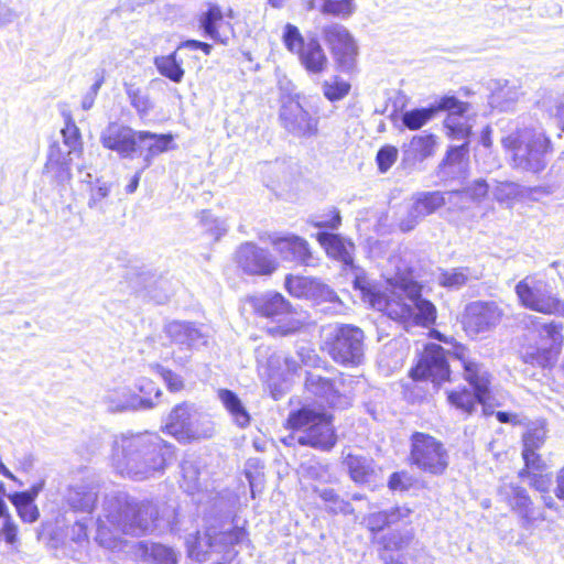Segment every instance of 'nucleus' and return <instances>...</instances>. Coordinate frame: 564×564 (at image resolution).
<instances>
[{
  "label": "nucleus",
  "instance_id": "obj_1",
  "mask_svg": "<svg viewBox=\"0 0 564 564\" xmlns=\"http://www.w3.org/2000/svg\"><path fill=\"white\" fill-rule=\"evenodd\" d=\"M159 510L151 501H137L126 492H111L104 499L97 519L96 541L106 549H117L121 534L142 535L158 528Z\"/></svg>",
  "mask_w": 564,
  "mask_h": 564
},
{
  "label": "nucleus",
  "instance_id": "obj_2",
  "mask_svg": "<svg viewBox=\"0 0 564 564\" xmlns=\"http://www.w3.org/2000/svg\"><path fill=\"white\" fill-rule=\"evenodd\" d=\"M173 457V447L152 433L122 434L112 448L116 469L134 480H143L165 468Z\"/></svg>",
  "mask_w": 564,
  "mask_h": 564
},
{
  "label": "nucleus",
  "instance_id": "obj_3",
  "mask_svg": "<svg viewBox=\"0 0 564 564\" xmlns=\"http://www.w3.org/2000/svg\"><path fill=\"white\" fill-rule=\"evenodd\" d=\"M355 284L361 290L365 303L384 313L393 321L423 327H430L435 323L436 307L432 302L422 297V288L416 282H404L399 288L404 293L406 300L394 291L388 294L365 286L359 280H356Z\"/></svg>",
  "mask_w": 564,
  "mask_h": 564
},
{
  "label": "nucleus",
  "instance_id": "obj_4",
  "mask_svg": "<svg viewBox=\"0 0 564 564\" xmlns=\"http://www.w3.org/2000/svg\"><path fill=\"white\" fill-rule=\"evenodd\" d=\"M455 356L464 369V378L474 388L475 392L467 388L451 390L447 392L448 403L469 416L474 413L476 404H482L485 415H488L487 401L489 397L490 375L484 365L471 359L466 348L457 347Z\"/></svg>",
  "mask_w": 564,
  "mask_h": 564
},
{
  "label": "nucleus",
  "instance_id": "obj_5",
  "mask_svg": "<svg viewBox=\"0 0 564 564\" xmlns=\"http://www.w3.org/2000/svg\"><path fill=\"white\" fill-rule=\"evenodd\" d=\"M502 144L511 153L514 169L531 173H539L545 169L550 140L542 131L517 130L503 138Z\"/></svg>",
  "mask_w": 564,
  "mask_h": 564
},
{
  "label": "nucleus",
  "instance_id": "obj_6",
  "mask_svg": "<svg viewBox=\"0 0 564 564\" xmlns=\"http://www.w3.org/2000/svg\"><path fill=\"white\" fill-rule=\"evenodd\" d=\"M288 424L300 431L297 443L321 451L332 449L337 436L330 416L310 406H303L289 415Z\"/></svg>",
  "mask_w": 564,
  "mask_h": 564
},
{
  "label": "nucleus",
  "instance_id": "obj_7",
  "mask_svg": "<svg viewBox=\"0 0 564 564\" xmlns=\"http://www.w3.org/2000/svg\"><path fill=\"white\" fill-rule=\"evenodd\" d=\"M523 323L527 327L533 326L538 332V344L522 352L523 361L542 368L552 367L563 348V324L554 321L541 323L539 317L532 315L525 316Z\"/></svg>",
  "mask_w": 564,
  "mask_h": 564
},
{
  "label": "nucleus",
  "instance_id": "obj_8",
  "mask_svg": "<svg viewBox=\"0 0 564 564\" xmlns=\"http://www.w3.org/2000/svg\"><path fill=\"white\" fill-rule=\"evenodd\" d=\"M364 339V332L357 326H329L324 330L323 348L335 362L357 367L362 364L365 357Z\"/></svg>",
  "mask_w": 564,
  "mask_h": 564
},
{
  "label": "nucleus",
  "instance_id": "obj_9",
  "mask_svg": "<svg viewBox=\"0 0 564 564\" xmlns=\"http://www.w3.org/2000/svg\"><path fill=\"white\" fill-rule=\"evenodd\" d=\"M165 431L177 441L186 443L212 437L214 424L194 404L183 402L171 411Z\"/></svg>",
  "mask_w": 564,
  "mask_h": 564
},
{
  "label": "nucleus",
  "instance_id": "obj_10",
  "mask_svg": "<svg viewBox=\"0 0 564 564\" xmlns=\"http://www.w3.org/2000/svg\"><path fill=\"white\" fill-rule=\"evenodd\" d=\"M247 532L243 528L235 527L226 531L208 529L204 535L189 536L186 541L188 556L197 562H205L209 553L224 554L225 558L232 557L235 545L246 542Z\"/></svg>",
  "mask_w": 564,
  "mask_h": 564
},
{
  "label": "nucleus",
  "instance_id": "obj_11",
  "mask_svg": "<svg viewBox=\"0 0 564 564\" xmlns=\"http://www.w3.org/2000/svg\"><path fill=\"white\" fill-rule=\"evenodd\" d=\"M282 43L286 51L295 55L310 75H321L328 68V57L316 37L306 40L300 29L291 23L283 28Z\"/></svg>",
  "mask_w": 564,
  "mask_h": 564
},
{
  "label": "nucleus",
  "instance_id": "obj_12",
  "mask_svg": "<svg viewBox=\"0 0 564 564\" xmlns=\"http://www.w3.org/2000/svg\"><path fill=\"white\" fill-rule=\"evenodd\" d=\"M516 294L521 305L528 310L564 317V301L545 280L525 276L516 285Z\"/></svg>",
  "mask_w": 564,
  "mask_h": 564
},
{
  "label": "nucleus",
  "instance_id": "obj_13",
  "mask_svg": "<svg viewBox=\"0 0 564 564\" xmlns=\"http://www.w3.org/2000/svg\"><path fill=\"white\" fill-rule=\"evenodd\" d=\"M323 37L336 70L346 74L356 72L359 46L351 32L341 24H330L323 29Z\"/></svg>",
  "mask_w": 564,
  "mask_h": 564
},
{
  "label": "nucleus",
  "instance_id": "obj_14",
  "mask_svg": "<svg viewBox=\"0 0 564 564\" xmlns=\"http://www.w3.org/2000/svg\"><path fill=\"white\" fill-rule=\"evenodd\" d=\"M356 383L358 382L351 376L340 375L330 380L314 372L307 373L305 380L307 391L338 409H345L351 404Z\"/></svg>",
  "mask_w": 564,
  "mask_h": 564
},
{
  "label": "nucleus",
  "instance_id": "obj_15",
  "mask_svg": "<svg viewBox=\"0 0 564 564\" xmlns=\"http://www.w3.org/2000/svg\"><path fill=\"white\" fill-rule=\"evenodd\" d=\"M410 459L419 469L441 475L448 466V455L444 445L435 437L416 432L411 437Z\"/></svg>",
  "mask_w": 564,
  "mask_h": 564
},
{
  "label": "nucleus",
  "instance_id": "obj_16",
  "mask_svg": "<svg viewBox=\"0 0 564 564\" xmlns=\"http://www.w3.org/2000/svg\"><path fill=\"white\" fill-rule=\"evenodd\" d=\"M234 11L216 2H208L198 15L197 23L203 33L214 42L227 45L235 36Z\"/></svg>",
  "mask_w": 564,
  "mask_h": 564
},
{
  "label": "nucleus",
  "instance_id": "obj_17",
  "mask_svg": "<svg viewBox=\"0 0 564 564\" xmlns=\"http://www.w3.org/2000/svg\"><path fill=\"white\" fill-rule=\"evenodd\" d=\"M410 375L414 380H431L436 384L446 381L449 378V366L444 348L436 344L427 345Z\"/></svg>",
  "mask_w": 564,
  "mask_h": 564
},
{
  "label": "nucleus",
  "instance_id": "obj_18",
  "mask_svg": "<svg viewBox=\"0 0 564 564\" xmlns=\"http://www.w3.org/2000/svg\"><path fill=\"white\" fill-rule=\"evenodd\" d=\"M237 265L247 274L270 275L278 269V262L269 250L253 242H245L235 253Z\"/></svg>",
  "mask_w": 564,
  "mask_h": 564
},
{
  "label": "nucleus",
  "instance_id": "obj_19",
  "mask_svg": "<svg viewBox=\"0 0 564 564\" xmlns=\"http://www.w3.org/2000/svg\"><path fill=\"white\" fill-rule=\"evenodd\" d=\"M503 311L496 302L476 301L465 308L464 327L470 334H479L495 328L502 318Z\"/></svg>",
  "mask_w": 564,
  "mask_h": 564
},
{
  "label": "nucleus",
  "instance_id": "obj_20",
  "mask_svg": "<svg viewBox=\"0 0 564 564\" xmlns=\"http://www.w3.org/2000/svg\"><path fill=\"white\" fill-rule=\"evenodd\" d=\"M177 149L175 135L172 133H154L148 130H139L135 158H140L143 169L150 167L155 158Z\"/></svg>",
  "mask_w": 564,
  "mask_h": 564
},
{
  "label": "nucleus",
  "instance_id": "obj_21",
  "mask_svg": "<svg viewBox=\"0 0 564 564\" xmlns=\"http://www.w3.org/2000/svg\"><path fill=\"white\" fill-rule=\"evenodd\" d=\"M271 245L283 261L305 267H316L318 259L313 254L308 242L299 236L271 237Z\"/></svg>",
  "mask_w": 564,
  "mask_h": 564
},
{
  "label": "nucleus",
  "instance_id": "obj_22",
  "mask_svg": "<svg viewBox=\"0 0 564 564\" xmlns=\"http://www.w3.org/2000/svg\"><path fill=\"white\" fill-rule=\"evenodd\" d=\"M139 130L111 122L101 132V143L106 149L115 151L122 159H135V144Z\"/></svg>",
  "mask_w": 564,
  "mask_h": 564
},
{
  "label": "nucleus",
  "instance_id": "obj_23",
  "mask_svg": "<svg viewBox=\"0 0 564 564\" xmlns=\"http://www.w3.org/2000/svg\"><path fill=\"white\" fill-rule=\"evenodd\" d=\"M498 495L521 517L523 527H529L534 522L533 501L525 488L516 482L502 480L498 487Z\"/></svg>",
  "mask_w": 564,
  "mask_h": 564
},
{
  "label": "nucleus",
  "instance_id": "obj_24",
  "mask_svg": "<svg viewBox=\"0 0 564 564\" xmlns=\"http://www.w3.org/2000/svg\"><path fill=\"white\" fill-rule=\"evenodd\" d=\"M164 332L181 351L188 352L207 344V335L189 322L173 321L166 324Z\"/></svg>",
  "mask_w": 564,
  "mask_h": 564
},
{
  "label": "nucleus",
  "instance_id": "obj_25",
  "mask_svg": "<svg viewBox=\"0 0 564 564\" xmlns=\"http://www.w3.org/2000/svg\"><path fill=\"white\" fill-rule=\"evenodd\" d=\"M99 486L91 478L79 479L70 484L65 494V501L74 511L91 514L98 499Z\"/></svg>",
  "mask_w": 564,
  "mask_h": 564
},
{
  "label": "nucleus",
  "instance_id": "obj_26",
  "mask_svg": "<svg viewBox=\"0 0 564 564\" xmlns=\"http://www.w3.org/2000/svg\"><path fill=\"white\" fill-rule=\"evenodd\" d=\"M101 400L110 412L145 410L154 406V401L151 398L139 397L128 387L109 389Z\"/></svg>",
  "mask_w": 564,
  "mask_h": 564
},
{
  "label": "nucleus",
  "instance_id": "obj_27",
  "mask_svg": "<svg viewBox=\"0 0 564 564\" xmlns=\"http://www.w3.org/2000/svg\"><path fill=\"white\" fill-rule=\"evenodd\" d=\"M288 292L299 299L324 300L334 302L337 300L335 292L316 279L308 276L288 275L285 278Z\"/></svg>",
  "mask_w": 564,
  "mask_h": 564
},
{
  "label": "nucleus",
  "instance_id": "obj_28",
  "mask_svg": "<svg viewBox=\"0 0 564 564\" xmlns=\"http://www.w3.org/2000/svg\"><path fill=\"white\" fill-rule=\"evenodd\" d=\"M280 121L285 130L296 137H312L317 132L318 118L305 108H282Z\"/></svg>",
  "mask_w": 564,
  "mask_h": 564
},
{
  "label": "nucleus",
  "instance_id": "obj_29",
  "mask_svg": "<svg viewBox=\"0 0 564 564\" xmlns=\"http://www.w3.org/2000/svg\"><path fill=\"white\" fill-rule=\"evenodd\" d=\"M435 148L436 138L433 134L414 135L402 148V163L405 166H415L417 163L433 156Z\"/></svg>",
  "mask_w": 564,
  "mask_h": 564
},
{
  "label": "nucleus",
  "instance_id": "obj_30",
  "mask_svg": "<svg viewBox=\"0 0 564 564\" xmlns=\"http://www.w3.org/2000/svg\"><path fill=\"white\" fill-rule=\"evenodd\" d=\"M317 240L328 257L341 262L345 268H354L352 252L355 245L351 241L329 232H318Z\"/></svg>",
  "mask_w": 564,
  "mask_h": 564
},
{
  "label": "nucleus",
  "instance_id": "obj_31",
  "mask_svg": "<svg viewBox=\"0 0 564 564\" xmlns=\"http://www.w3.org/2000/svg\"><path fill=\"white\" fill-rule=\"evenodd\" d=\"M254 311L264 317L281 322L291 313V305L279 293H267L252 300Z\"/></svg>",
  "mask_w": 564,
  "mask_h": 564
},
{
  "label": "nucleus",
  "instance_id": "obj_32",
  "mask_svg": "<svg viewBox=\"0 0 564 564\" xmlns=\"http://www.w3.org/2000/svg\"><path fill=\"white\" fill-rule=\"evenodd\" d=\"M74 156L68 155V149L65 151L58 142H54L50 145L45 169L58 182H66L70 180L69 165Z\"/></svg>",
  "mask_w": 564,
  "mask_h": 564
},
{
  "label": "nucleus",
  "instance_id": "obj_33",
  "mask_svg": "<svg viewBox=\"0 0 564 564\" xmlns=\"http://www.w3.org/2000/svg\"><path fill=\"white\" fill-rule=\"evenodd\" d=\"M153 64L158 73L169 80L176 84L183 80L185 75V69L183 67L184 59L178 50H175L170 54L155 56Z\"/></svg>",
  "mask_w": 564,
  "mask_h": 564
},
{
  "label": "nucleus",
  "instance_id": "obj_34",
  "mask_svg": "<svg viewBox=\"0 0 564 564\" xmlns=\"http://www.w3.org/2000/svg\"><path fill=\"white\" fill-rule=\"evenodd\" d=\"M489 191V185L482 178L475 180L469 186L448 192V204L464 209L468 202L481 200Z\"/></svg>",
  "mask_w": 564,
  "mask_h": 564
},
{
  "label": "nucleus",
  "instance_id": "obj_35",
  "mask_svg": "<svg viewBox=\"0 0 564 564\" xmlns=\"http://www.w3.org/2000/svg\"><path fill=\"white\" fill-rule=\"evenodd\" d=\"M344 464L355 482H371L376 478L377 470L373 460L368 457L348 454Z\"/></svg>",
  "mask_w": 564,
  "mask_h": 564
},
{
  "label": "nucleus",
  "instance_id": "obj_36",
  "mask_svg": "<svg viewBox=\"0 0 564 564\" xmlns=\"http://www.w3.org/2000/svg\"><path fill=\"white\" fill-rule=\"evenodd\" d=\"M217 394L234 422L240 427L248 426L250 423V415L239 397L228 389H219Z\"/></svg>",
  "mask_w": 564,
  "mask_h": 564
},
{
  "label": "nucleus",
  "instance_id": "obj_37",
  "mask_svg": "<svg viewBox=\"0 0 564 564\" xmlns=\"http://www.w3.org/2000/svg\"><path fill=\"white\" fill-rule=\"evenodd\" d=\"M468 143L449 147L445 158L442 160L440 167L448 170L447 174L463 173L468 167Z\"/></svg>",
  "mask_w": 564,
  "mask_h": 564
},
{
  "label": "nucleus",
  "instance_id": "obj_38",
  "mask_svg": "<svg viewBox=\"0 0 564 564\" xmlns=\"http://www.w3.org/2000/svg\"><path fill=\"white\" fill-rule=\"evenodd\" d=\"M479 276V273L471 271L469 268H455L441 272L437 281L444 288L459 289L471 280H478Z\"/></svg>",
  "mask_w": 564,
  "mask_h": 564
},
{
  "label": "nucleus",
  "instance_id": "obj_39",
  "mask_svg": "<svg viewBox=\"0 0 564 564\" xmlns=\"http://www.w3.org/2000/svg\"><path fill=\"white\" fill-rule=\"evenodd\" d=\"M448 204V192H431L417 196L413 203L414 213L421 215L423 218L433 214L440 207Z\"/></svg>",
  "mask_w": 564,
  "mask_h": 564
},
{
  "label": "nucleus",
  "instance_id": "obj_40",
  "mask_svg": "<svg viewBox=\"0 0 564 564\" xmlns=\"http://www.w3.org/2000/svg\"><path fill=\"white\" fill-rule=\"evenodd\" d=\"M143 547V556L147 562L152 564H177L178 555L177 553L170 546L160 544V543H151L142 544Z\"/></svg>",
  "mask_w": 564,
  "mask_h": 564
},
{
  "label": "nucleus",
  "instance_id": "obj_41",
  "mask_svg": "<svg viewBox=\"0 0 564 564\" xmlns=\"http://www.w3.org/2000/svg\"><path fill=\"white\" fill-rule=\"evenodd\" d=\"M491 193L494 198L502 205L507 207H512L516 200H518L522 194V186L516 182L502 181L495 182V185L491 188Z\"/></svg>",
  "mask_w": 564,
  "mask_h": 564
},
{
  "label": "nucleus",
  "instance_id": "obj_42",
  "mask_svg": "<svg viewBox=\"0 0 564 564\" xmlns=\"http://www.w3.org/2000/svg\"><path fill=\"white\" fill-rule=\"evenodd\" d=\"M63 117L65 119V127L61 130V133L64 147L68 149V155H76L77 158L83 152L79 129L72 120L69 113L63 112Z\"/></svg>",
  "mask_w": 564,
  "mask_h": 564
},
{
  "label": "nucleus",
  "instance_id": "obj_43",
  "mask_svg": "<svg viewBox=\"0 0 564 564\" xmlns=\"http://www.w3.org/2000/svg\"><path fill=\"white\" fill-rule=\"evenodd\" d=\"M414 538L412 529L391 531L378 539V543L384 551H401L406 549Z\"/></svg>",
  "mask_w": 564,
  "mask_h": 564
},
{
  "label": "nucleus",
  "instance_id": "obj_44",
  "mask_svg": "<svg viewBox=\"0 0 564 564\" xmlns=\"http://www.w3.org/2000/svg\"><path fill=\"white\" fill-rule=\"evenodd\" d=\"M357 10L355 0H322L319 12L323 15L340 19L350 18Z\"/></svg>",
  "mask_w": 564,
  "mask_h": 564
},
{
  "label": "nucleus",
  "instance_id": "obj_45",
  "mask_svg": "<svg viewBox=\"0 0 564 564\" xmlns=\"http://www.w3.org/2000/svg\"><path fill=\"white\" fill-rule=\"evenodd\" d=\"M10 501L17 508L18 514L22 521L33 523L37 520L40 512L34 501H30V498L25 495H11Z\"/></svg>",
  "mask_w": 564,
  "mask_h": 564
},
{
  "label": "nucleus",
  "instance_id": "obj_46",
  "mask_svg": "<svg viewBox=\"0 0 564 564\" xmlns=\"http://www.w3.org/2000/svg\"><path fill=\"white\" fill-rule=\"evenodd\" d=\"M322 88L325 98L330 102H336L349 94L350 84L335 76L332 80H325Z\"/></svg>",
  "mask_w": 564,
  "mask_h": 564
},
{
  "label": "nucleus",
  "instance_id": "obj_47",
  "mask_svg": "<svg viewBox=\"0 0 564 564\" xmlns=\"http://www.w3.org/2000/svg\"><path fill=\"white\" fill-rule=\"evenodd\" d=\"M199 223L203 229L209 234L214 240H218L227 232V225L224 220L214 217L209 212L203 210L199 215Z\"/></svg>",
  "mask_w": 564,
  "mask_h": 564
},
{
  "label": "nucleus",
  "instance_id": "obj_48",
  "mask_svg": "<svg viewBox=\"0 0 564 564\" xmlns=\"http://www.w3.org/2000/svg\"><path fill=\"white\" fill-rule=\"evenodd\" d=\"M436 109L437 108H413L403 113V123L411 130L420 129L432 118Z\"/></svg>",
  "mask_w": 564,
  "mask_h": 564
},
{
  "label": "nucleus",
  "instance_id": "obj_49",
  "mask_svg": "<svg viewBox=\"0 0 564 564\" xmlns=\"http://www.w3.org/2000/svg\"><path fill=\"white\" fill-rule=\"evenodd\" d=\"M319 497L328 503L327 508L333 513L350 514L354 511L352 506L339 498L334 489H323L319 492Z\"/></svg>",
  "mask_w": 564,
  "mask_h": 564
},
{
  "label": "nucleus",
  "instance_id": "obj_50",
  "mask_svg": "<svg viewBox=\"0 0 564 564\" xmlns=\"http://www.w3.org/2000/svg\"><path fill=\"white\" fill-rule=\"evenodd\" d=\"M546 438V431L543 424H534L522 437L523 451L536 452L542 447Z\"/></svg>",
  "mask_w": 564,
  "mask_h": 564
},
{
  "label": "nucleus",
  "instance_id": "obj_51",
  "mask_svg": "<svg viewBox=\"0 0 564 564\" xmlns=\"http://www.w3.org/2000/svg\"><path fill=\"white\" fill-rule=\"evenodd\" d=\"M183 484L182 487L193 494L199 487V470L195 463L191 459H184L181 464Z\"/></svg>",
  "mask_w": 564,
  "mask_h": 564
},
{
  "label": "nucleus",
  "instance_id": "obj_52",
  "mask_svg": "<svg viewBox=\"0 0 564 564\" xmlns=\"http://www.w3.org/2000/svg\"><path fill=\"white\" fill-rule=\"evenodd\" d=\"M522 457L524 460V468H522L518 476L522 479L531 473L543 471L546 469L545 462L534 451H522Z\"/></svg>",
  "mask_w": 564,
  "mask_h": 564
},
{
  "label": "nucleus",
  "instance_id": "obj_53",
  "mask_svg": "<svg viewBox=\"0 0 564 564\" xmlns=\"http://www.w3.org/2000/svg\"><path fill=\"white\" fill-rule=\"evenodd\" d=\"M398 153L393 145H384L378 151L376 161L381 173H386L395 163Z\"/></svg>",
  "mask_w": 564,
  "mask_h": 564
},
{
  "label": "nucleus",
  "instance_id": "obj_54",
  "mask_svg": "<svg viewBox=\"0 0 564 564\" xmlns=\"http://www.w3.org/2000/svg\"><path fill=\"white\" fill-rule=\"evenodd\" d=\"M108 195H109V186H107L106 184L93 188L90 198L88 200V207L104 213L105 212L104 200L107 198Z\"/></svg>",
  "mask_w": 564,
  "mask_h": 564
},
{
  "label": "nucleus",
  "instance_id": "obj_55",
  "mask_svg": "<svg viewBox=\"0 0 564 564\" xmlns=\"http://www.w3.org/2000/svg\"><path fill=\"white\" fill-rule=\"evenodd\" d=\"M454 109L455 111L451 112L446 119V126L452 130L462 133L463 135H468L470 133L471 127L469 124H463L458 121L467 108L458 107Z\"/></svg>",
  "mask_w": 564,
  "mask_h": 564
},
{
  "label": "nucleus",
  "instance_id": "obj_56",
  "mask_svg": "<svg viewBox=\"0 0 564 564\" xmlns=\"http://www.w3.org/2000/svg\"><path fill=\"white\" fill-rule=\"evenodd\" d=\"M529 485L539 492L547 494L552 484L551 476L549 474H542V471L531 473L527 475Z\"/></svg>",
  "mask_w": 564,
  "mask_h": 564
},
{
  "label": "nucleus",
  "instance_id": "obj_57",
  "mask_svg": "<svg viewBox=\"0 0 564 564\" xmlns=\"http://www.w3.org/2000/svg\"><path fill=\"white\" fill-rule=\"evenodd\" d=\"M364 523L371 532H380L384 528L389 527L384 511H377L369 513L364 518Z\"/></svg>",
  "mask_w": 564,
  "mask_h": 564
},
{
  "label": "nucleus",
  "instance_id": "obj_58",
  "mask_svg": "<svg viewBox=\"0 0 564 564\" xmlns=\"http://www.w3.org/2000/svg\"><path fill=\"white\" fill-rule=\"evenodd\" d=\"M135 387L138 391L142 394L141 397L151 398L154 401V405L158 403V400L161 397L162 392L152 380L148 378H141L138 380Z\"/></svg>",
  "mask_w": 564,
  "mask_h": 564
},
{
  "label": "nucleus",
  "instance_id": "obj_59",
  "mask_svg": "<svg viewBox=\"0 0 564 564\" xmlns=\"http://www.w3.org/2000/svg\"><path fill=\"white\" fill-rule=\"evenodd\" d=\"M159 373L166 383L170 391L177 392L184 388V381L182 377L170 369L159 367Z\"/></svg>",
  "mask_w": 564,
  "mask_h": 564
},
{
  "label": "nucleus",
  "instance_id": "obj_60",
  "mask_svg": "<svg viewBox=\"0 0 564 564\" xmlns=\"http://www.w3.org/2000/svg\"><path fill=\"white\" fill-rule=\"evenodd\" d=\"M90 518L84 517L80 520H76L73 527L70 528L69 536L70 539L76 542L80 543L83 541H86L88 538L87 530H88V521Z\"/></svg>",
  "mask_w": 564,
  "mask_h": 564
},
{
  "label": "nucleus",
  "instance_id": "obj_61",
  "mask_svg": "<svg viewBox=\"0 0 564 564\" xmlns=\"http://www.w3.org/2000/svg\"><path fill=\"white\" fill-rule=\"evenodd\" d=\"M411 509L405 506H398L394 508H391L390 510H386V517L388 525H393L399 522H403L404 520L409 519L411 514Z\"/></svg>",
  "mask_w": 564,
  "mask_h": 564
},
{
  "label": "nucleus",
  "instance_id": "obj_62",
  "mask_svg": "<svg viewBox=\"0 0 564 564\" xmlns=\"http://www.w3.org/2000/svg\"><path fill=\"white\" fill-rule=\"evenodd\" d=\"M281 359L283 360L286 371L289 373H294L300 368V364L295 358L290 356H282L280 354H274L273 356H271L268 360V366L271 368L274 366L275 362H279Z\"/></svg>",
  "mask_w": 564,
  "mask_h": 564
},
{
  "label": "nucleus",
  "instance_id": "obj_63",
  "mask_svg": "<svg viewBox=\"0 0 564 564\" xmlns=\"http://www.w3.org/2000/svg\"><path fill=\"white\" fill-rule=\"evenodd\" d=\"M423 219L421 215H417L414 213V206L412 205L411 209L409 210L406 217L401 219L399 226L400 229L404 232L411 231L415 228V226Z\"/></svg>",
  "mask_w": 564,
  "mask_h": 564
},
{
  "label": "nucleus",
  "instance_id": "obj_64",
  "mask_svg": "<svg viewBox=\"0 0 564 564\" xmlns=\"http://www.w3.org/2000/svg\"><path fill=\"white\" fill-rule=\"evenodd\" d=\"M330 217L314 221L313 225L316 228H329V229H336L340 225V215L339 212L336 209H333Z\"/></svg>",
  "mask_w": 564,
  "mask_h": 564
}]
</instances>
